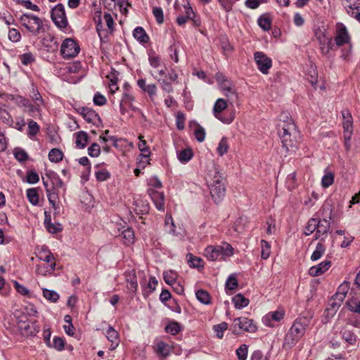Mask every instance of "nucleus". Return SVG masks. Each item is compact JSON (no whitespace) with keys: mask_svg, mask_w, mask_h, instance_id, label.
Returning a JSON list of instances; mask_svg holds the SVG:
<instances>
[{"mask_svg":"<svg viewBox=\"0 0 360 360\" xmlns=\"http://www.w3.org/2000/svg\"><path fill=\"white\" fill-rule=\"evenodd\" d=\"M30 97L34 104H39L41 107L44 106V101L43 100L42 96L39 94V91L34 86L32 87Z\"/></svg>","mask_w":360,"mask_h":360,"instance_id":"46","label":"nucleus"},{"mask_svg":"<svg viewBox=\"0 0 360 360\" xmlns=\"http://www.w3.org/2000/svg\"><path fill=\"white\" fill-rule=\"evenodd\" d=\"M238 283L236 278L233 275L229 276L226 282V289L231 290H235L238 287Z\"/></svg>","mask_w":360,"mask_h":360,"instance_id":"62","label":"nucleus"},{"mask_svg":"<svg viewBox=\"0 0 360 360\" xmlns=\"http://www.w3.org/2000/svg\"><path fill=\"white\" fill-rule=\"evenodd\" d=\"M13 102L20 108H26L30 105V101L20 95H15Z\"/></svg>","mask_w":360,"mask_h":360,"instance_id":"61","label":"nucleus"},{"mask_svg":"<svg viewBox=\"0 0 360 360\" xmlns=\"http://www.w3.org/2000/svg\"><path fill=\"white\" fill-rule=\"evenodd\" d=\"M349 36L346 27L342 23L336 25V36L335 41L337 46H340L349 42Z\"/></svg>","mask_w":360,"mask_h":360,"instance_id":"13","label":"nucleus"},{"mask_svg":"<svg viewBox=\"0 0 360 360\" xmlns=\"http://www.w3.org/2000/svg\"><path fill=\"white\" fill-rule=\"evenodd\" d=\"M342 337L349 345H354L356 340V335L351 330L345 329L342 332Z\"/></svg>","mask_w":360,"mask_h":360,"instance_id":"53","label":"nucleus"},{"mask_svg":"<svg viewBox=\"0 0 360 360\" xmlns=\"http://www.w3.org/2000/svg\"><path fill=\"white\" fill-rule=\"evenodd\" d=\"M215 79L219 84V88L222 92L233 86L232 82L221 72H217L215 75Z\"/></svg>","mask_w":360,"mask_h":360,"instance_id":"24","label":"nucleus"},{"mask_svg":"<svg viewBox=\"0 0 360 360\" xmlns=\"http://www.w3.org/2000/svg\"><path fill=\"white\" fill-rule=\"evenodd\" d=\"M134 101V97L131 94L128 89H126L122 94V99L120 103V110L122 115H124L127 111V107L131 108L133 110H136V108L134 107L133 102Z\"/></svg>","mask_w":360,"mask_h":360,"instance_id":"14","label":"nucleus"},{"mask_svg":"<svg viewBox=\"0 0 360 360\" xmlns=\"http://www.w3.org/2000/svg\"><path fill=\"white\" fill-rule=\"evenodd\" d=\"M101 153V147L96 143H92L88 148V154L92 158L98 157Z\"/></svg>","mask_w":360,"mask_h":360,"instance_id":"60","label":"nucleus"},{"mask_svg":"<svg viewBox=\"0 0 360 360\" xmlns=\"http://www.w3.org/2000/svg\"><path fill=\"white\" fill-rule=\"evenodd\" d=\"M232 301L237 309H242L249 304V300L241 294H237L232 298Z\"/></svg>","mask_w":360,"mask_h":360,"instance_id":"35","label":"nucleus"},{"mask_svg":"<svg viewBox=\"0 0 360 360\" xmlns=\"http://www.w3.org/2000/svg\"><path fill=\"white\" fill-rule=\"evenodd\" d=\"M43 296L51 302H56L59 300V295L54 290L42 288Z\"/></svg>","mask_w":360,"mask_h":360,"instance_id":"41","label":"nucleus"},{"mask_svg":"<svg viewBox=\"0 0 360 360\" xmlns=\"http://www.w3.org/2000/svg\"><path fill=\"white\" fill-rule=\"evenodd\" d=\"M334 182V174L330 172H325V174L321 179V185L323 188H328Z\"/></svg>","mask_w":360,"mask_h":360,"instance_id":"48","label":"nucleus"},{"mask_svg":"<svg viewBox=\"0 0 360 360\" xmlns=\"http://www.w3.org/2000/svg\"><path fill=\"white\" fill-rule=\"evenodd\" d=\"M349 289V283L344 282L338 288V291L334 295V299L338 300L340 302H343L346 295Z\"/></svg>","mask_w":360,"mask_h":360,"instance_id":"28","label":"nucleus"},{"mask_svg":"<svg viewBox=\"0 0 360 360\" xmlns=\"http://www.w3.org/2000/svg\"><path fill=\"white\" fill-rule=\"evenodd\" d=\"M195 295L198 300L202 304H208L210 303V296L207 291L199 290L196 292Z\"/></svg>","mask_w":360,"mask_h":360,"instance_id":"49","label":"nucleus"},{"mask_svg":"<svg viewBox=\"0 0 360 360\" xmlns=\"http://www.w3.org/2000/svg\"><path fill=\"white\" fill-rule=\"evenodd\" d=\"M233 327L235 332L246 331L255 333L257 330V326L253 320L247 317H238L233 319Z\"/></svg>","mask_w":360,"mask_h":360,"instance_id":"9","label":"nucleus"},{"mask_svg":"<svg viewBox=\"0 0 360 360\" xmlns=\"http://www.w3.org/2000/svg\"><path fill=\"white\" fill-rule=\"evenodd\" d=\"M323 210H328L329 213L328 214H326V217L322 219L316 218V230L314 239L319 240L321 241H324L326 237L327 236V233L330 230L332 212V210L330 208V207L326 205L323 207Z\"/></svg>","mask_w":360,"mask_h":360,"instance_id":"7","label":"nucleus"},{"mask_svg":"<svg viewBox=\"0 0 360 360\" xmlns=\"http://www.w3.org/2000/svg\"><path fill=\"white\" fill-rule=\"evenodd\" d=\"M148 61L150 65L153 68H158L161 66V58L155 54H149Z\"/></svg>","mask_w":360,"mask_h":360,"instance_id":"59","label":"nucleus"},{"mask_svg":"<svg viewBox=\"0 0 360 360\" xmlns=\"http://www.w3.org/2000/svg\"><path fill=\"white\" fill-rule=\"evenodd\" d=\"M80 51L79 44L73 39H65L60 46V53L65 59L77 56Z\"/></svg>","mask_w":360,"mask_h":360,"instance_id":"8","label":"nucleus"},{"mask_svg":"<svg viewBox=\"0 0 360 360\" xmlns=\"http://www.w3.org/2000/svg\"><path fill=\"white\" fill-rule=\"evenodd\" d=\"M261 246V257L263 259H267L271 255V245L265 240L260 242Z\"/></svg>","mask_w":360,"mask_h":360,"instance_id":"42","label":"nucleus"},{"mask_svg":"<svg viewBox=\"0 0 360 360\" xmlns=\"http://www.w3.org/2000/svg\"><path fill=\"white\" fill-rule=\"evenodd\" d=\"M0 119L8 126H13L14 120L11 114L5 109L0 108Z\"/></svg>","mask_w":360,"mask_h":360,"instance_id":"44","label":"nucleus"},{"mask_svg":"<svg viewBox=\"0 0 360 360\" xmlns=\"http://www.w3.org/2000/svg\"><path fill=\"white\" fill-rule=\"evenodd\" d=\"M122 238L124 239V243L127 245H131L134 243L135 235L134 232L131 228H127L124 230L122 233Z\"/></svg>","mask_w":360,"mask_h":360,"instance_id":"36","label":"nucleus"},{"mask_svg":"<svg viewBox=\"0 0 360 360\" xmlns=\"http://www.w3.org/2000/svg\"><path fill=\"white\" fill-rule=\"evenodd\" d=\"M46 178L49 180L51 184L52 191H56L58 193V191L60 188L65 189V184L60 179V176L56 172L53 171H49L46 174Z\"/></svg>","mask_w":360,"mask_h":360,"instance_id":"19","label":"nucleus"},{"mask_svg":"<svg viewBox=\"0 0 360 360\" xmlns=\"http://www.w3.org/2000/svg\"><path fill=\"white\" fill-rule=\"evenodd\" d=\"M229 148V146L227 138L223 137L218 144L217 151L220 156H222L227 153Z\"/></svg>","mask_w":360,"mask_h":360,"instance_id":"51","label":"nucleus"},{"mask_svg":"<svg viewBox=\"0 0 360 360\" xmlns=\"http://www.w3.org/2000/svg\"><path fill=\"white\" fill-rule=\"evenodd\" d=\"M227 107L228 103L225 99L218 98L214 104L212 113L214 116L222 123L230 124L235 119L236 112L234 110H232L223 114L222 112L226 109Z\"/></svg>","mask_w":360,"mask_h":360,"instance_id":"5","label":"nucleus"},{"mask_svg":"<svg viewBox=\"0 0 360 360\" xmlns=\"http://www.w3.org/2000/svg\"><path fill=\"white\" fill-rule=\"evenodd\" d=\"M76 141L75 144L79 148H84L86 146L89 136L86 132L80 131L75 134Z\"/></svg>","mask_w":360,"mask_h":360,"instance_id":"32","label":"nucleus"},{"mask_svg":"<svg viewBox=\"0 0 360 360\" xmlns=\"http://www.w3.org/2000/svg\"><path fill=\"white\" fill-rule=\"evenodd\" d=\"M347 13L360 22V0H345Z\"/></svg>","mask_w":360,"mask_h":360,"instance_id":"15","label":"nucleus"},{"mask_svg":"<svg viewBox=\"0 0 360 360\" xmlns=\"http://www.w3.org/2000/svg\"><path fill=\"white\" fill-rule=\"evenodd\" d=\"M228 324L226 322H221L219 324L214 326L213 328L216 333V336L221 339L224 336V332L227 329Z\"/></svg>","mask_w":360,"mask_h":360,"instance_id":"55","label":"nucleus"},{"mask_svg":"<svg viewBox=\"0 0 360 360\" xmlns=\"http://www.w3.org/2000/svg\"><path fill=\"white\" fill-rule=\"evenodd\" d=\"M177 274L175 271L169 270L163 272V278L165 283L169 285H173L176 283Z\"/></svg>","mask_w":360,"mask_h":360,"instance_id":"40","label":"nucleus"},{"mask_svg":"<svg viewBox=\"0 0 360 360\" xmlns=\"http://www.w3.org/2000/svg\"><path fill=\"white\" fill-rule=\"evenodd\" d=\"M331 266V262L330 260H324L317 265L313 266L309 269V274L311 276L316 277L323 274Z\"/></svg>","mask_w":360,"mask_h":360,"instance_id":"18","label":"nucleus"},{"mask_svg":"<svg viewBox=\"0 0 360 360\" xmlns=\"http://www.w3.org/2000/svg\"><path fill=\"white\" fill-rule=\"evenodd\" d=\"M56 269V263H51L47 266L37 265L36 273L39 275L46 276L51 274Z\"/></svg>","mask_w":360,"mask_h":360,"instance_id":"33","label":"nucleus"},{"mask_svg":"<svg viewBox=\"0 0 360 360\" xmlns=\"http://www.w3.org/2000/svg\"><path fill=\"white\" fill-rule=\"evenodd\" d=\"M8 35V39L13 42H18L21 39L20 32L15 28L10 29Z\"/></svg>","mask_w":360,"mask_h":360,"instance_id":"64","label":"nucleus"},{"mask_svg":"<svg viewBox=\"0 0 360 360\" xmlns=\"http://www.w3.org/2000/svg\"><path fill=\"white\" fill-rule=\"evenodd\" d=\"M255 63L258 69L263 73L267 74L272 65L271 59L266 56L263 52L257 51L254 54Z\"/></svg>","mask_w":360,"mask_h":360,"instance_id":"11","label":"nucleus"},{"mask_svg":"<svg viewBox=\"0 0 360 360\" xmlns=\"http://www.w3.org/2000/svg\"><path fill=\"white\" fill-rule=\"evenodd\" d=\"M106 337L108 340L111 342L110 349H115L120 343L119 335L117 331L115 330L112 327L109 326L108 329L106 331Z\"/></svg>","mask_w":360,"mask_h":360,"instance_id":"22","label":"nucleus"},{"mask_svg":"<svg viewBox=\"0 0 360 360\" xmlns=\"http://www.w3.org/2000/svg\"><path fill=\"white\" fill-rule=\"evenodd\" d=\"M153 13L158 24H162L164 22L163 11L160 7H154L153 8Z\"/></svg>","mask_w":360,"mask_h":360,"instance_id":"63","label":"nucleus"},{"mask_svg":"<svg viewBox=\"0 0 360 360\" xmlns=\"http://www.w3.org/2000/svg\"><path fill=\"white\" fill-rule=\"evenodd\" d=\"M15 158L20 162H25L28 159V155L26 151L20 148H15L13 150Z\"/></svg>","mask_w":360,"mask_h":360,"instance_id":"52","label":"nucleus"},{"mask_svg":"<svg viewBox=\"0 0 360 360\" xmlns=\"http://www.w3.org/2000/svg\"><path fill=\"white\" fill-rule=\"evenodd\" d=\"M257 22L259 26L264 31H268L271 29V19L266 15L260 16Z\"/></svg>","mask_w":360,"mask_h":360,"instance_id":"45","label":"nucleus"},{"mask_svg":"<svg viewBox=\"0 0 360 360\" xmlns=\"http://www.w3.org/2000/svg\"><path fill=\"white\" fill-rule=\"evenodd\" d=\"M151 75L158 80L160 83L161 87L163 91H166L167 93H172L174 89L172 86V84L169 82H167L165 79H161L159 78L157 75H154L153 73L151 72Z\"/></svg>","mask_w":360,"mask_h":360,"instance_id":"54","label":"nucleus"},{"mask_svg":"<svg viewBox=\"0 0 360 360\" xmlns=\"http://www.w3.org/2000/svg\"><path fill=\"white\" fill-rule=\"evenodd\" d=\"M51 19L59 29H64L68 26V19L63 4H58L51 10Z\"/></svg>","mask_w":360,"mask_h":360,"instance_id":"10","label":"nucleus"},{"mask_svg":"<svg viewBox=\"0 0 360 360\" xmlns=\"http://www.w3.org/2000/svg\"><path fill=\"white\" fill-rule=\"evenodd\" d=\"M127 288L130 292L135 294L138 289V282L134 269L127 270L124 272Z\"/></svg>","mask_w":360,"mask_h":360,"instance_id":"17","label":"nucleus"},{"mask_svg":"<svg viewBox=\"0 0 360 360\" xmlns=\"http://www.w3.org/2000/svg\"><path fill=\"white\" fill-rule=\"evenodd\" d=\"M155 351L159 354L160 357H167L171 353L170 346L163 341L157 342L155 347Z\"/></svg>","mask_w":360,"mask_h":360,"instance_id":"25","label":"nucleus"},{"mask_svg":"<svg viewBox=\"0 0 360 360\" xmlns=\"http://www.w3.org/2000/svg\"><path fill=\"white\" fill-rule=\"evenodd\" d=\"M233 248L229 243H224L221 245L208 246L205 249L204 255L210 261L226 260L233 256Z\"/></svg>","mask_w":360,"mask_h":360,"instance_id":"4","label":"nucleus"},{"mask_svg":"<svg viewBox=\"0 0 360 360\" xmlns=\"http://www.w3.org/2000/svg\"><path fill=\"white\" fill-rule=\"evenodd\" d=\"M39 125L35 121L30 120L28 122L27 136L32 138L39 133Z\"/></svg>","mask_w":360,"mask_h":360,"instance_id":"50","label":"nucleus"},{"mask_svg":"<svg viewBox=\"0 0 360 360\" xmlns=\"http://www.w3.org/2000/svg\"><path fill=\"white\" fill-rule=\"evenodd\" d=\"M223 94L227 98V101L231 103H235L238 100V94L234 86L223 91Z\"/></svg>","mask_w":360,"mask_h":360,"instance_id":"43","label":"nucleus"},{"mask_svg":"<svg viewBox=\"0 0 360 360\" xmlns=\"http://www.w3.org/2000/svg\"><path fill=\"white\" fill-rule=\"evenodd\" d=\"M279 127L282 131H280V136L283 147L287 151L295 152L298 147L300 142V131L291 118H289L287 114L283 113L280 115Z\"/></svg>","mask_w":360,"mask_h":360,"instance_id":"1","label":"nucleus"},{"mask_svg":"<svg viewBox=\"0 0 360 360\" xmlns=\"http://www.w3.org/2000/svg\"><path fill=\"white\" fill-rule=\"evenodd\" d=\"M63 153L58 148H53L49 153V159L53 162H59L63 160Z\"/></svg>","mask_w":360,"mask_h":360,"instance_id":"39","label":"nucleus"},{"mask_svg":"<svg viewBox=\"0 0 360 360\" xmlns=\"http://www.w3.org/2000/svg\"><path fill=\"white\" fill-rule=\"evenodd\" d=\"M342 115L344 120L342 124L345 132H352V117L350 112L348 110H344L342 111Z\"/></svg>","mask_w":360,"mask_h":360,"instance_id":"29","label":"nucleus"},{"mask_svg":"<svg viewBox=\"0 0 360 360\" xmlns=\"http://www.w3.org/2000/svg\"><path fill=\"white\" fill-rule=\"evenodd\" d=\"M143 136H139V142L138 144V148L141 152L140 157L142 158H148L150 155V151L149 148L147 146V143L145 140L143 139Z\"/></svg>","mask_w":360,"mask_h":360,"instance_id":"34","label":"nucleus"},{"mask_svg":"<svg viewBox=\"0 0 360 360\" xmlns=\"http://www.w3.org/2000/svg\"><path fill=\"white\" fill-rule=\"evenodd\" d=\"M178 159L182 163L188 162L193 157V152L190 148H186L178 153Z\"/></svg>","mask_w":360,"mask_h":360,"instance_id":"38","label":"nucleus"},{"mask_svg":"<svg viewBox=\"0 0 360 360\" xmlns=\"http://www.w3.org/2000/svg\"><path fill=\"white\" fill-rule=\"evenodd\" d=\"M309 323L310 320L307 317L297 319L285 337L284 345L288 347L295 345L304 335Z\"/></svg>","mask_w":360,"mask_h":360,"instance_id":"2","label":"nucleus"},{"mask_svg":"<svg viewBox=\"0 0 360 360\" xmlns=\"http://www.w3.org/2000/svg\"><path fill=\"white\" fill-rule=\"evenodd\" d=\"M20 22L34 35H38L44 32L42 20L32 13H23L20 18Z\"/></svg>","mask_w":360,"mask_h":360,"instance_id":"6","label":"nucleus"},{"mask_svg":"<svg viewBox=\"0 0 360 360\" xmlns=\"http://www.w3.org/2000/svg\"><path fill=\"white\" fill-rule=\"evenodd\" d=\"M326 29L324 26L318 27L314 29V35L320 44H326L331 38L326 36Z\"/></svg>","mask_w":360,"mask_h":360,"instance_id":"27","label":"nucleus"},{"mask_svg":"<svg viewBox=\"0 0 360 360\" xmlns=\"http://www.w3.org/2000/svg\"><path fill=\"white\" fill-rule=\"evenodd\" d=\"M248 353V347L247 345H242L236 349V355L239 360H246Z\"/></svg>","mask_w":360,"mask_h":360,"instance_id":"56","label":"nucleus"},{"mask_svg":"<svg viewBox=\"0 0 360 360\" xmlns=\"http://www.w3.org/2000/svg\"><path fill=\"white\" fill-rule=\"evenodd\" d=\"M188 262L191 267L199 268L203 266V261L201 258L194 257L192 254L189 253L186 255Z\"/></svg>","mask_w":360,"mask_h":360,"instance_id":"47","label":"nucleus"},{"mask_svg":"<svg viewBox=\"0 0 360 360\" xmlns=\"http://www.w3.org/2000/svg\"><path fill=\"white\" fill-rule=\"evenodd\" d=\"M80 114L83 118L89 123L96 124L97 122L100 121L98 115L91 108H82Z\"/></svg>","mask_w":360,"mask_h":360,"instance_id":"21","label":"nucleus"},{"mask_svg":"<svg viewBox=\"0 0 360 360\" xmlns=\"http://www.w3.org/2000/svg\"><path fill=\"white\" fill-rule=\"evenodd\" d=\"M148 193L156 208L158 210L163 211L165 210V195L163 192L149 188Z\"/></svg>","mask_w":360,"mask_h":360,"instance_id":"16","label":"nucleus"},{"mask_svg":"<svg viewBox=\"0 0 360 360\" xmlns=\"http://www.w3.org/2000/svg\"><path fill=\"white\" fill-rule=\"evenodd\" d=\"M39 258L40 260L45 262L49 264L55 263L54 257L50 250L45 246H43L41 251L39 252Z\"/></svg>","mask_w":360,"mask_h":360,"instance_id":"31","label":"nucleus"},{"mask_svg":"<svg viewBox=\"0 0 360 360\" xmlns=\"http://www.w3.org/2000/svg\"><path fill=\"white\" fill-rule=\"evenodd\" d=\"M326 252V246L323 244V241L319 240L317 243L314 251L312 252L311 255V260L312 262H316L321 259L322 256L324 255Z\"/></svg>","mask_w":360,"mask_h":360,"instance_id":"30","label":"nucleus"},{"mask_svg":"<svg viewBox=\"0 0 360 360\" xmlns=\"http://www.w3.org/2000/svg\"><path fill=\"white\" fill-rule=\"evenodd\" d=\"M207 179V185L212 199L215 202H220L225 195L226 188L224 179L221 173L214 169Z\"/></svg>","mask_w":360,"mask_h":360,"instance_id":"3","label":"nucleus"},{"mask_svg":"<svg viewBox=\"0 0 360 360\" xmlns=\"http://www.w3.org/2000/svg\"><path fill=\"white\" fill-rule=\"evenodd\" d=\"M18 328L24 335H34L39 331L35 322L28 321L27 317L24 316L18 321Z\"/></svg>","mask_w":360,"mask_h":360,"instance_id":"12","label":"nucleus"},{"mask_svg":"<svg viewBox=\"0 0 360 360\" xmlns=\"http://www.w3.org/2000/svg\"><path fill=\"white\" fill-rule=\"evenodd\" d=\"M184 15L188 17L195 26L199 27L201 25L200 18L195 15L188 2L184 5Z\"/></svg>","mask_w":360,"mask_h":360,"instance_id":"23","label":"nucleus"},{"mask_svg":"<svg viewBox=\"0 0 360 360\" xmlns=\"http://www.w3.org/2000/svg\"><path fill=\"white\" fill-rule=\"evenodd\" d=\"M133 36L141 44H146L149 41V37L142 27H136L133 31Z\"/></svg>","mask_w":360,"mask_h":360,"instance_id":"26","label":"nucleus"},{"mask_svg":"<svg viewBox=\"0 0 360 360\" xmlns=\"http://www.w3.org/2000/svg\"><path fill=\"white\" fill-rule=\"evenodd\" d=\"M284 314V311L282 310L271 311L263 317L262 321L265 326L274 327V325L272 323V321H280L283 319Z\"/></svg>","mask_w":360,"mask_h":360,"instance_id":"20","label":"nucleus"},{"mask_svg":"<svg viewBox=\"0 0 360 360\" xmlns=\"http://www.w3.org/2000/svg\"><path fill=\"white\" fill-rule=\"evenodd\" d=\"M26 195L29 202L32 205H37L39 204V195L37 188H28L26 191Z\"/></svg>","mask_w":360,"mask_h":360,"instance_id":"37","label":"nucleus"},{"mask_svg":"<svg viewBox=\"0 0 360 360\" xmlns=\"http://www.w3.org/2000/svg\"><path fill=\"white\" fill-rule=\"evenodd\" d=\"M316 230V218H311L309 220L307 225L306 226L304 234L306 236L311 235L313 232Z\"/></svg>","mask_w":360,"mask_h":360,"instance_id":"58","label":"nucleus"},{"mask_svg":"<svg viewBox=\"0 0 360 360\" xmlns=\"http://www.w3.org/2000/svg\"><path fill=\"white\" fill-rule=\"evenodd\" d=\"M165 330L168 333L176 335L181 330V326L179 323L173 321L165 327Z\"/></svg>","mask_w":360,"mask_h":360,"instance_id":"57","label":"nucleus"}]
</instances>
